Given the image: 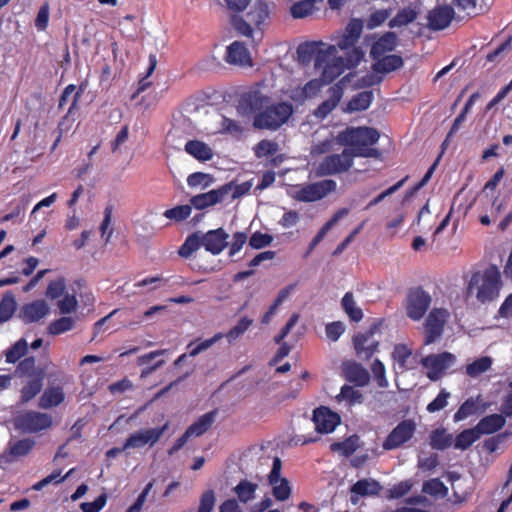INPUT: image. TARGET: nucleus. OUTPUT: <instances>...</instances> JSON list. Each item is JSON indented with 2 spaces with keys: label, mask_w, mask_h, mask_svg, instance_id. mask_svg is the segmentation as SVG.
<instances>
[{
  "label": "nucleus",
  "mask_w": 512,
  "mask_h": 512,
  "mask_svg": "<svg viewBox=\"0 0 512 512\" xmlns=\"http://www.w3.org/2000/svg\"><path fill=\"white\" fill-rule=\"evenodd\" d=\"M492 3L493 0H452V6L439 5L429 11L428 27L434 31L447 28L455 18L454 8L463 14L459 19L473 18L487 12Z\"/></svg>",
  "instance_id": "1"
},
{
  "label": "nucleus",
  "mask_w": 512,
  "mask_h": 512,
  "mask_svg": "<svg viewBox=\"0 0 512 512\" xmlns=\"http://www.w3.org/2000/svg\"><path fill=\"white\" fill-rule=\"evenodd\" d=\"M379 137L378 130L372 127H348L338 134L337 141L346 146L354 157L378 158L380 152L372 146Z\"/></svg>",
  "instance_id": "2"
},
{
  "label": "nucleus",
  "mask_w": 512,
  "mask_h": 512,
  "mask_svg": "<svg viewBox=\"0 0 512 512\" xmlns=\"http://www.w3.org/2000/svg\"><path fill=\"white\" fill-rule=\"evenodd\" d=\"M503 286L501 273L496 265H490L482 273H473L468 284V293L476 289V299L480 303L492 302L498 298Z\"/></svg>",
  "instance_id": "3"
},
{
  "label": "nucleus",
  "mask_w": 512,
  "mask_h": 512,
  "mask_svg": "<svg viewBox=\"0 0 512 512\" xmlns=\"http://www.w3.org/2000/svg\"><path fill=\"white\" fill-rule=\"evenodd\" d=\"M293 114V106L288 102L267 104L262 112L253 118V127L259 130L276 131L285 124Z\"/></svg>",
  "instance_id": "4"
},
{
  "label": "nucleus",
  "mask_w": 512,
  "mask_h": 512,
  "mask_svg": "<svg viewBox=\"0 0 512 512\" xmlns=\"http://www.w3.org/2000/svg\"><path fill=\"white\" fill-rule=\"evenodd\" d=\"M269 14L268 4L263 0H258L247 12L246 19L241 15H233L231 24L238 34L252 38L254 33L252 26L262 32V25L269 18Z\"/></svg>",
  "instance_id": "5"
},
{
  "label": "nucleus",
  "mask_w": 512,
  "mask_h": 512,
  "mask_svg": "<svg viewBox=\"0 0 512 512\" xmlns=\"http://www.w3.org/2000/svg\"><path fill=\"white\" fill-rule=\"evenodd\" d=\"M337 48L335 45H327L321 41L305 42L298 46L297 55L303 64L314 61L316 70L322 69L332 59L336 58Z\"/></svg>",
  "instance_id": "6"
},
{
  "label": "nucleus",
  "mask_w": 512,
  "mask_h": 512,
  "mask_svg": "<svg viewBox=\"0 0 512 512\" xmlns=\"http://www.w3.org/2000/svg\"><path fill=\"white\" fill-rule=\"evenodd\" d=\"M270 103V97L263 92L260 83L250 86L248 89L239 94L237 98L236 110L242 117H255L257 113Z\"/></svg>",
  "instance_id": "7"
},
{
  "label": "nucleus",
  "mask_w": 512,
  "mask_h": 512,
  "mask_svg": "<svg viewBox=\"0 0 512 512\" xmlns=\"http://www.w3.org/2000/svg\"><path fill=\"white\" fill-rule=\"evenodd\" d=\"M363 52L360 48L353 49L348 58L347 63H345L342 57H336L332 59V61L326 64L321 72V81L325 84L332 83L338 76H340L346 68H354L356 67L360 61L363 59Z\"/></svg>",
  "instance_id": "8"
},
{
  "label": "nucleus",
  "mask_w": 512,
  "mask_h": 512,
  "mask_svg": "<svg viewBox=\"0 0 512 512\" xmlns=\"http://www.w3.org/2000/svg\"><path fill=\"white\" fill-rule=\"evenodd\" d=\"M354 158L346 148L341 154L327 155L317 166L316 175L329 176L347 172L353 166Z\"/></svg>",
  "instance_id": "9"
},
{
  "label": "nucleus",
  "mask_w": 512,
  "mask_h": 512,
  "mask_svg": "<svg viewBox=\"0 0 512 512\" xmlns=\"http://www.w3.org/2000/svg\"><path fill=\"white\" fill-rule=\"evenodd\" d=\"M337 188L336 181L324 179L318 182L301 186L295 193L294 198L300 202H316L325 198Z\"/></svg>",
  "instance_id": "10"
},
{
  "label": "nucleus",
  "mask_w": 512,
  "mask_h": 512,
  "mask_svg": "<svg viewBox=\"0 0 512 512\" xmlns=\"http://www.w3.org/2000/svg\"><path fill=\"white\" fill-rule=\"evenodd\" d=\"M52 426V417L47 413L27 411L15 418V427L24 433H37Z\"/></svg>",
  "instance_id": "11"
},
{
  "label": "nucleus",
  "mask_w": 512,
  "mask_h": 512,
  "mask_svg": "<svg viewBox=\"0 0 512 512\" xmlns=\"http://www.w3.org/2000/svg\"><path fill=\"white\" fill-rule=\"evenodd\" d=\"M431 301V296L422 287L410 289L405 306L407 316L414 321H419L427 312Z\"/></svg>",
  "instance_id": "12"
},
{
  "label": "nucleus",
  "mask_w": 512,
  "mask_h": 512,
  "mask_svg": "<svg viewBox=\"0 0 512 512\" xmlns=\"http://www.w3.org/2000/svg\"><path fill=\"white\" fill-rule=\"evenodd\" d=\"M455 356L450 352L430 354L421 359V365L426 368L427 377L431 381L439 380L445 371L455 363Z\"/></svg>",
  "instance_id": "13"
},
{
  "label": "nucleus",
  "mask_w": 512,
  "mask_h": 512,
  "mask_svg": "<svg viewBox=\"0 0 512 512\" xmlns=\"http://www.w3.org/2000/svg\"><path fill=\"white\" fill-rule=\"evenodd\" d=\"M416 431V423L412 419L402 420L392 429L383 441L382 447L386 451L397 449L410 441Z\"/></svg>",
  "instance_id": "14"
},
{
  "label": "nucleus",
  "mask_w": 512,
  "mask_h": 512,
  "mask_svg": "<svg viewBox=\"0 0 512 512\" xmlns=\"http://www.w3.org/2000/svg\"><path fill=\"white\" fill-rule=\"evenodd\" d=\"M448 312L443 308L432 309L424 323V345H431L443 334Z\"/></svg>",
  "instance_id": "15"
},
{
  "label": "nucleus",
  "mask_w": 512,
  "mask_h": 512,
  "mask_svg": "<svg viewBox=\"0 0 512 512\" xmlns=\"http://www.w3.org/2000/svg\"><path fill=\"white\" fill-rule=\"evenodd\" d=\"M231 188V184H224L217 189L194 195L190 198V204L197 210H204L221 203L230 194Z\"/></svg>",
  "instance_id": "16"
},
{
  "label": "nucleus",
  "mask_w": 512,
  "mask_h": 512,
  "mask_svg": "<svg viewBox=\"0 0 512 512\" xmlns=\"http://www.w3.org/2000/svg\"><path fill=\"white\" fill-rule=\"evenodd\" d=\"M376 326L364 333H358L353 337V345L358 358L369 360L378 351L379 341L373 339Z\"/></svg>",
  "instance_id": "17"
},
{
  "label": "nucleus",
  "mask_w": 512,
  "mask_h": 512,
  "mask_svg": "<svg viewBox=\"0 0 512 512\" xmlns=\"http://www.w3.org/2000/svg\"><path fill=\"white\" fill-rule=\"evenodd\" d=\"M168 428V423L162 427L141 430L131 434L124 442L123 449L140 448L146 444H155Z\"/></svg>",
  "instance_id": "18"
},
{
  "label": "nucleus",
  "mask_w": 512,
  "mask_h": 512,
  "mask_svg": "<svg viewBox=\"0 0 512 512\" xmlns=\"http://www.w3.org/2000/svg\"><path fill=\"white\" fill-rule=\"evenodd\" d=\"M340 416L328 407L321 406L313 412L315 430L321 434L331 433L340 424Z\"/></svg>",
  "instance_id": "19"
},
{
  "label": "nucleus",
  "mask_w": 512,
  "mask_h": 512,
  "mask_svg": "<svg viewBox=\"0 0 512 512\" xmlns=\"http://www.w3.org/2000/svg\"><path fill=\"white\" fill-rule=\"evenodd\" d=\"M229 235L223 228L209 230L204 235L200 236L201 245L206 251L213 255L220 254L227 246V239Z\"/></svg>",
  "instance_id": "20"
},
{
  "label": "nucleus",
  "mask_w": 512,
  "mask_h": 512,
  "mask_svg": "<svg viewBox=\"0 0 512 512\" xmlns=\"http://www.w3.org/2000/svg\"><path fill=\"white\" fill-rule=\"evenodd\" d=\"M224 59L232 65L252 66L250 52L246 45L240 41H234L227 46Z\"/></svg>",
  "instance_id": "21"
},
{
  "label": "nucleus",
  "mask_w": 512,
  "mask_h": 512,
  "mask_svg": "<svg viewBox=\"0 0 512 512\" xmlns=\"http://www.w3.org/2000/svg\"><path fill=\"white\" fill-rule=\"evenodd\" d=\"M343 88L335 84L328 90L329 97L314 110V116L318 119L326 118L339 104L343 97Z\"/></svg>",
  "instance_id": "22"
},
{
  "label": "nucleus",
  "mask_w": 512,
  "mask_h": 512,
  "mask_svg": "<svg viewBox=\"0 0 512 512\" xmlns=\"http://www.w3.org/2000/svg\"><path fill=\"white\" fill-rule=\"evenodd\" d=\"M343 374L345 379L356 386H366L370 381L368 370L360 363L350 361L343 364Z\"/></svg>",
  "instance_id": "23"
},
{
  "label": "nucleus",
  "mask_w": 512,
  "mask_h": 512,
  "mask_svg": "<svg viewBox=\"0 0 512 512\" xmlns=\"http://www.w3.org/2000/svg\"><path fill=\"white\" fill-rule=\"evenodd\" d=\"M506 423L505 416L500 414H491L483 417L475 426L479 436L493 434L501 430Z\"/></svg>",
  "instance_id": "24"
},
{
  "label": "nucleus",
  "mask_w": 512,
  "mask_h": 512,
  "mask_svg": "<svg viewBox=\"0 0 512 512\" xmlns=\"http://www.w3.org/2000/svg\"><path fill=\"white\" fill-rule=\"evenodd\" d=\"M49 312V308L44 300H36L23 306L22 318L27 323L39 321Z\"/></svg>",
  "instance_id": "25"
},
{
  "label": "nucleus",
  "mask_w": 512,
  "mask_h": 512,
  "mask_svg": "<svg viewBox=\"0 0 512 512\" xmlns=\"http://www.w3.org/2000/svg\"><path fill=\"white\" fill-rule=\"evenodd\" d=\"M45 371L36 372L33 377L28 378V382L21 388L20 401L27 403L40 393L43 387Z\"/></svg>",
  "instance_id": "26"
},
{
  "label": "nucleus",
  "mask_w": 512,
  "mask_h": 512,
  "mask_svg": "<svg viewBox=\"0 0 512 512\" xmlns=\"http://www.w3.org/2000/svg\"><path fill=\"white\" fill-rule=\"evenodd\" d=\"M397 36L394 32H386L371 47L370 55L378 59L386 52L393 51L396 46Z\"/></svg>",
  "instance_id": "27"
},
{
  "label": "nucleus",
  "mask_w": 512,
  "mask_h": 512,
  "mask_svg": "<svg viewBox=\"0 0 512 512\" xmlns=\"http://www.w3.org/2000/svg\"><path fill=\"white\" fill-rule=\"evenodd\" d=\"M374 94L372 91H362L355 94L347 103L345 112L353 113L368 109L373 102Z\"/></svg>",
  "instance_id": "28"
},
{
  "label": "nucleus",
  "mask_w": 512,
  "mask_h": 512,
  "mask_svg": "<svg viewBox=\"0 0 512 512\" xmlns=\"http://www.w3.org/2000/svg\"><path fill=\"white\" fill-rule=\"evenodd\" d=\"M185 151L199 161H209L213 157L212 149L203 141L189 140L185 144Z\"/></svg>",
  "instance_id": "29"
},
{
  "label": "nucleus",
  "mask_w": 512,
  "mask_h": 512,
  "mask_svg": "<svg viewBox=\"0 0 512 512\" xmlns=\"http://www.w3.org/2000/svg\"><path fill=\"white\" fill-rule=\"evenodd\" d=\"M65 399L63 389L59 386L47 388L39 399V407L49 409L60 405Z\"/></svg>",
  "instance_id": "30"
},
{
  "label": "nucleus",
  "mask_w": 512,
  "mask_h": 512,
  "mask_svg": "<svg viewBox=\"0 0 512 512\" xmlns=\"http://www.w3.org/2000/svg\"><path fill=\"white\" fill-rule=\"evenodd\" d=\"M376 63L373 65L374 71L377 73H389L395 71L403 66V59L399 55H383L375 59Z\"/></svg>",
  "instance_id": "31"
},
{
  "label": "nucleus",
  "mask_w": 512,
  "mask_h": 512,
  "mask_svg": "<svg viewBox=\"0 0 512 512\" xmlns=\"http://www.w3.org/2000/svg\"><path fill=\"white\" fill-rule=\"evenodd\" d=\"M217 416V410H212L200 416L186 431L190 436H201L212 426Z\"/></svg>",
  "instance_id": "32"
},
{
  "label": "nucleus",
  "mask_w": 512,
  "mask_h": 512,
  "mask_svg": "<svg viewBox=\"0 0 512 512\" xmlns=\"http://www.w3.org/2000/svg\"><path fill=\"white\" fill-rule=\"evenodd\" d=\"M381 490L380 483L374 479L358 480L351 487V492L361 497L378 495Z\"/></svg>",
  "instance_id": "33"
},
{
  "label": "nucleus",
  "mask_w": 512,
  "mask_h": 512,
  "mask_svg": "<svg viewBox=\"0 0 512 512\" xmlns=\"http://www.w3.org/2000/svg\"><path fill=\"white\" fill-rule=\"evenodd\" d=\"M429 438V444L435 450H445L453 444V436L445 428L433 430Z\"/></svg>",
  "instance_id": "34"
},
{
  "label": "nucleus",
  "mask_w": 512,
  "mask_h": 512,
  "mask_svg": "<svg viewBox=\"0 0 512 512\" xmlns=\"http://www.w3.org/2000/svg\"><path fill=\"white\" fill-rule=\"evenodd\" d=\"M35 446V441L32 439H21L15 442H9L7 451V460L13 458L26 456Z\"/></svg>",
  "instance_id": "35"
},
{
  "label": "nucleus",
  "mask_w": 512,
  "mask_h": 512,
  "mask_svg": "<svg viewBox=\"0 0 512 512\" xmlns=\"http://www.w3.org/2000/svg\"><path fill=\"white\" fill-rule=\"evenodd\" d=\"M344 312L352 322H360L363 318V311L356 305L352 292H346L341 300Z\"/></svg>",
  "instance_id": "36"
},
{
  "label": "nucleus",
  "mask_w": 512,
  "mask_h": 512,
  "mask_svg": "<svg viewBox=\"0 0 512 512\" xmlns=\"http://www.w3.org/2000/svg\"><path fill=\"white\" fill-rule=\"evenodd\" d=\"M359 447V437L352 435L341 442H334L330 445L333 452H338L344 457H350Z\"/></svg>",
  "instance_id": "37"
},
{
  "label": "nucleus",
  "mask_w": 512,
  "mask_h": 512,
  "mask_svg": "<svg viewBox=\"0 0 512 512\" xmlns=\"http://www.w3.org/2000/svg\"><path fill=\"white\" fill-rule=\"evenodd\" d=\"M480 438L475 427L461 431L453 442L455 449L467 450Z\"/></svg>",
  "instance_id": "38"
},
{
  "label": "nucleus",
  "mask_w": 512,
  "mask_h": 512,
  "mask_svg": "<svg viewBox=\"0 0 512 512\" xmlns=\"http://www.w3.org/2000/svg\"><path fill=\"white\" fill-rule=\"evenodd\" d=\"M418 12L412 7H405L397 12V14L390 19L388 26L390 28L401 27L414 22L417 18Z\"/></svg>",
  "instance_id": "39"
},
{
  "label": "nucleus",
  "mask_w": 512,
  "mask_h": 512,
  "mask_svg": "<svg viewBox=\"0 0 512 512\" xmlns=\"http://www.w3.org/2000/svg\"><path fill=\"white\" fill-rule=\"evenodd\" d=\"M258 485L252 483L246 479L241 480L235 487L234 492L236 493L240 502L246 504L255 498V492Z\"/></svg>",
  "instance_id": "40"
},
{
  "label": "nucleus",
  "mask_w": 512,
  "mask_h": 512,
  "mask_svg": "<svg viewBox=\"0 0 512 512\" xmlns=\"http://www.w3.org/2000/svg\"><path fill=\"white\" fill-rule=\"evenodd\" d=\"M294 289V285H289L283 289L280 290L278 293L276 299L271 304L269 309L266 311V313L262 316L261 323L262 324H268L274 314L276 313L278 307L287 299L291 291Z\"/></svg>",
  "instance_id": "41"
},
{
  "label": "nucleus",
  "mask_w": 512,
  "mask_h": 512,
  "mask_svg": "<svg viewBox=\"0 0 512 512\" xmlns=\"http://www.w3.org/2000/svg\"><path fill=\"white\" fill-rule=\"evenodd\" d=\"M200 235L195 232L189 235L184 243L180 246L178 254L183 258H189L195 251L201 247Z\"/></svg>",
  "instance_id": "42"
},
{
  "label": "nucleus",
  "mask_w": 512,
  "mask_h": 512,
  "mask_svg": "<svg viewBox=\"0 0 512 512\" xmlns=\"http://www.w3.org/2000/svg\"><path fill=\"white\" fill-rule=\"evenodd\" d=\"M314 9L315 0H301L291 6L290 12L294 19H301L311 15Z\"/></svg>",
  "instance_id": "43"
},
{
  "label": "nucleus",
  "mask_w": 512,
  "mask_h": 512,
  "mask_svg": "<svg viewBox=\"0 0 512 512\" xmlns=\"http://www.w3.org/2000/svg\"><path fill=\"white\" fill-rule=\"evenodd\" d=\"M253 324V320L247 316L241 317L235 326H233L224 336L229 343L240 338Z\"/></svg>",
  "instance_id": "44"
},
{
  "label": "nucleus",
  "mask_w": 512,
  "mask_h": 512,
  "mask_svg": "<svg viewBox=\"0 0 512 512\" xmlns=\"http://www.w3.org/2000/svg\"><path fill=\"white\" fill-rule=\"evenodd\" d=\"M478 411L477 401L474 398H468L458 408L453 416L454 422H460L466 418L473 416Z\"/></svg>",
  "instance_id": "45"
},
{
  "label": "nucleus",
  "mask_w": 512,
  "mask_h": 512,
  "mask_svg": "<svg viewBox=\"0 0 512 512\" xmlns=\"http://www.w3.org/2000/svg\"><path fill=\"white\" fill-rule=\"evenodd\" d=\"M492 360L484 356L476 359L466 366V374L470 377H477L491 368Z\"/></svg>",
  "instance_id": "46"
},
{
  "label": "nucleus",
  "mask_w": 512,
  "mask_h": 512,
  "mask_svg": "<svg viewBox=\"0 0 512 512\" xmlns=\"http://www.w3.org/2000/svg\"><path fill=\"white\" fill-rule=\"evenodd\" d=\"M220 127L221 133L229 134L237 138L241 137L245 131V128L239 121L227 116H222Z\"/></svg>",
  "instance_id": "47"
},
{
  "label": "nucleus",
  "mask_w": 512,
  "mask_h": 512,
  "mask_svg": "<svg viewBox=\"0 0 512 512\" xmlns=\"http://www.w3.org/2000/svg\"><path fill=\"white\" fill-rule=\"evenodd\" d=\"M214 177L204 172H194L187 177V184L190 188L201 187L206 189L214 183Z\"/></svg>",
  "instance_id": "48"
},
{
  "label": "nucleus",
  "mask_w": 512,
  "mask_h": 512,
  "mask_svg": "<svg viewBox=\"0 0 512 512\" xmlns=\"http://www.w3.org/2000/svg\"><path fill=\"white\" fill-rule=\"evenodd\" d=\"M75 321L71 317H61L53 322H51L48 326V332L51 335H60L62 333L68 332L74 328Z\"/></svg>",
  "instance_id": "49"
},
{
  "label": "nucleus",
  "mask_w": 512,
  "mask_h": 512,
  "mask_svg": "<svg viewBox=\"0 0 512 512\" xmlns=\"http://www.w3.org/2000/svg\"><path fill=\"white\" fill-rule=\"evenodd\" d=\"M28 344L25 339H19L12 347H10L6 353V361L8 363H15L22 356L27 353Z\"/></svg>",
  "instance_id": "50"
},
{
  "label": "nucleus",
  "mask_w": 512,
  "mask_h": 512,
  "mask_svg": "<svg viewBox=\"0 0 512 512\" xmlns=\"http://www.w3.org/2000/svg\"><path fill=\"white\" fill-rule=\"evenodd\" d=\"M339 401L345 400L349 405H354L356 403H362L363 395L362 393L349 385H343L341 387L340 393L337 396Z\"/></svg>",
  "instance_id": "51"
},
{
  "label": "nucleus",
  "mask_w": 512,
  "mask_h": 512,
  "mask_svg": "<svg viewBox=\"0 0 512 512\" xmlns=\"http://www.w3.org/2000/svg\"><path fill=\"white\" fill-rule=\"evenodd\" d=\"M192 212L191 204L179 205L175 206L171 209H167L163 215L164 217L174 220L176 222H181L186 220Z\"/></svg>",
  "instance_id": "52"
},
{
  "label": "nucleus",
  "mask_w": 512,
  "mask_h": 512,
  "mask_svg": "<svg viewBox=\"0 0 512 512\" xmlns=\"http://www.w3.org/2000/svg\"><path fill=\"white\" fill-rule=\"evenodd\" d=\"M44 371L43 368L35 367V359L34 357H27L20 361L18 364L15 373L20 377H33L36 372Z\"/></svg>",
  "instance_id": "53"
},
{
  "label": "nucleus",
  "mask_w": 512,
  "mask_h": 512,
  "mask_svg": "<svg viewBox=\"0 0 512 512\" xmlns=\"http://www.w3.org/2000/svg\"><path fill=\"white\" fill-rule=\"evenodd\" d=\"M12 210L11 212L2 216V222L13 221V222H21L24 217V212L26 209V201L23 199L14 201L11 203Z\"/></svg>",
  "instance_id": "54"
},
{
  "label": "nucleus",
  "mask_w": 512,
  "mask_h": 512,
  "mask_svg": "<svg viewBox=\"0 0 512 512\" xmlns=\"http://www.w3.org/2000/svg\"><path fill=\"white\" fill-rule=\"evenodd\" d=\"M371 371L378 387L387 388L389 382L386 377V369L383 362L379 359H375L371 365Z\"/></svg>",
  "instance_id": "55"
},
{
  "label": "nucleus",
  "mask_w": 512,
  "mask_h": 512,
  "mask_svg": "<svg viewBox=\"0 0 512 512\" xmlns=\"http://www.w3.org/2000/svg\"><path fill=\"white\" fill-rule=\"evenodd\" d=\"M156 65H157L156 55L150 54L149 55V67L146 71L145 76L139 80L138 87H137L134 97L136 95L144 92L147 88H149L151 86L152 83L150 81H148V77L154 72Z\"/></svg>",
  "instance_id": "56"
},
{
  "label": "nucleus",
  "mask_w": 512,
  "mask_h": 512,
  "mask_svg": "<svg viewBox=\"0 0 512 512\" xmlns=\"http://www.w3.org/2000/svg\"><path fill=\"white\" fill-rule=\"evenodd\" d=\"M412 355V350L408 348L405 344H397L395 345L392 358L396 361L400 367L404 368L406 366L407 360Z\"/></svg>",
  "instance_id": "57"
},
{
  "label": "nucleus",
  "mask_w": 512,
  "mask_h": 512,
  "mask_svg": "<svg viewBox=\"0 0 512 512\" xmlns=\"http://www.w3.org/2000/svg\"><path fill=\"white\" fill-rule=\"evenodd\" d=\"M449 398L450 393L445 389H442L436 398L427 405L426 410L429 413H435L444 409L448 405Z\"/></svg>",
  "instance_id": "58"
},
{
  "label": "nucleus",
  "mask_w": 512,
  "mask_h": 512,
  "mask_svg": "<svg viewBox=\"0 0 512 512\" xmlns=\"http://www.w3.org/2000/svg\"><path fill=\"white\" fill-rule=\"evenodd\" d=\"M277 151V144L273 141L263 139L254 147L256 157H267L275 154Z\"/></svg>",
  "instance_id": "59"
},
{
  "label": "nucleus",
  "mask_w": 512,
  "mask_h": 512,
  "mask_svg": "<svg viewBox=\"0 0 512 512\" xmlns=\"http://www.w3.org/2000/svg\"><path fill=\"white\" fill-rule=\"evenodd\" d=\"M273 241V237L270 234L262 233L260 231H256L253 233L249 239V245L253 249H261L266 246H269Z\"/></svg>",
  "instance_id": "60"
},
{
  "label": "nucleus",
  "mask_w": 512,
  "mask_h": 512,
  "mask_svg": "<svg viewBox=\"0 0 512 512\" xmlns=\"http://www.w3.org/2000/svg\"><path fill=\"white\" fill-rule=\"evenodd\" d=\"M216 502L215 493L209 489L202 493L197 512H212Z\"/></svg>",
  "instance_id": "61"
},
{
  "label": "nucleus",
  "mask_w": 512,
  "mask_h": 512,
  "mask_svg": "<svg viewBox=\"0 0 512 512\" xmlns=\"http://www.w3.org/2000/svg\"><path fill=\"white\" fill-rule=\"evenodd\" d=\"M224 337V334L219 332L216 333L213 337L203 340L196 344L189 352L190 356L195 357L196 355L200 354L201 352L209 349L212 345H214L216 342L221 340Z\"/></svg>",
  "instance_id": "62"
},
{
  "label": "nucleus",
  "mask_w": 512,
  "mask_h": 512,
  "mask_svg": "<svg viewBox=\"0 0 512 512\" xmlns=\"http://www.w3.org/2000/svg\"><path fill=\"white\" fill-rule=\"evenodd\" d=\"M273 496L278 501H285L291 495V488L286 478H281L280 483L273 485Z\"/></svg>",
  "instance_id": "63"
},
{
  "label": "nucleus",
  "mask_w": 512,
  "mask_h": 512,
  "mask_svg": "<svg viewBox=\"0 0 512 512\" xmlns=\"http://www.w3.org/2000/svg\"><path fill=\"white\" fill-rule=\"evenodd\" d=\"M106 501V495L101 494L92 502H83L80 508L83 512H99L105 506Z\"/></svg>",
  "instance_id": "64"
}]
</instances>
